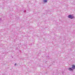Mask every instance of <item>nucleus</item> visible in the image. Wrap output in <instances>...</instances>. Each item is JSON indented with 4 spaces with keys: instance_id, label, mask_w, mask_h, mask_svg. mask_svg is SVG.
<instances>
[{
    "instance_id": "nucleus-1",
    "label": "nucleus",
    "mask_w": 75,
    "mask_h": 75,
    "mask_svg": "<svg viewBox=\"0 0 75 75\" xmlns=\"http://www.w3.org/2000/svg\"><path fill=\"white\" fill-rule=\"evenodd\" d=\"M68 18H69L71 19H73L74 18V16H72L71 15H69L68 16Z\"/></svg>"
},
{
    "instance_id": "nucleus-2",
    "label": "nucleus",
    "mask_w": 75,
    "mask_h": 75,
    "mask_svg": "<svg viewBox=\"0 0 75 75\" xmlns=\"http://www.w3.org/2000/svg\"><path fill=\"white\" fill-rule=\"evenodd\" d=\"M68 69L70 71H73V69H72V67L71 68H69Z\"/></svg>"
},
{
    "instance_id": "nucleus-3",
    "label": "nucleus",
    "mask_w": 75,
    "mask_h": 75,
    "mask_svg": "<svg viewBox=\"0 0 75 75\" xmlns=\"http://www.w3.org/2000/svg\"><path fill=\"white\" fill-rule=\"evenodd\" d=\"M47 0H43V1L44 3H47Z\"/></svg>"
},
{
    "instance_id": "nucleus-4",
    "label": "nucleus",
    "mask_w": 75,
    "mask_h": 75,
    "mask_svg": "<svg viewBox=\"0 0 75 75\" xmlns=\"http://www.w3.org/2000/svg\"><path fill=\"white\" fill-rule=\"evenodd\" d=\"M73 69H75V65H73L72 66V67H71Z\"/></svg>"
},
{
    "instance_id": "nucleus-5",
    "label": "nucleus",
    "mask_w": 75,
    "mask_h": 75,
    "mask_svg": "<svg viewBox=\"0 0 75 75\" xmlns=\"http://www.w3.org/2000/svg\"><path fill=\"white\" fill-rule=\"evenodd\" d=\"M16 63L15 64V66H16Z\"/></svg>"
},
{
    "instance_id": "nucleus-6",
    "label": "nucleus",
    "mask_w": 75,
    "mask_h": 75,
    "mask_svg": "<svg viewBox=\"0 0 75 75\" xmlns=\"http://www.w3.org/2000/svg\"><path fill=\"white\" fill-rule=\"evenodd\" d=\"M1 19L0 18V21H1Z\"/></svg>"
}]
</instances>
